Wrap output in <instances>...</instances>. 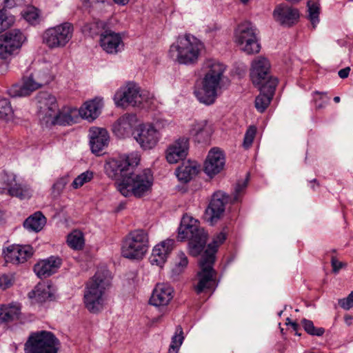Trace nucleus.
Masks as SVG:
<instances>
[{"instance_id": "obj_62", "label": "nucleus", "mask_w": 353, "mask_h": 353, "mask_svg": "<svg viewBox=\"0 0 353 353\" xmlns=\"http://www.w3.org/2000/svg\"><path fill=\"white\" fill-rule=\"evenodd\" d=\"M344 319H345V323H346L348 325H350L352 324V317L351 316L346 315V316H345Z\"/></svg>"}, {"instance_id": "obj_29", "label": "nucleus", "mask_w": 353, "mask_h": 353, "mask_svg": "<svg viewBox=\"0 0 353 353\" xmlns=\"http://www.w3.org/2000/svg\"><path fill=\"white\" fill-rule=\"evenodd\" d=\"M61 265V259L60 258L50 256L38 262L34 267V271L39 278H47L55 273Z\"/></svg>"}, {"instance_id": "obj_50", "label": "nucleus", "mask_w": 353, "mask_h": 353, "mask_svg": "<svg viewBox=\"0 0 353 353\" xmlns=\"http://www.w3.org/2000/svg\"><path fill=\"white\" fill-rule=\"evenodd\" d=\"M313 94L319 96V98L314 99L316 109L324 108L329 103L330 97L327 96L326 92L315 91Z\"/></svg>"}, {"instance_id": "obj_46", "label": "nucleus", "mask_w": 353, "mask_h": 353, "mask_svg": "<svg viewBox=\"0 0 353 353\" xmlns=\"http://www.w3.org/2000/svg\"><path fill=\"white\" fill-rule=\"evenodd\" d=\"M23 16L32 25H37L40 22L39 10L34 7L28 8L24 12Z\"/></svg>"}, {"instance_id": "obj_17", "label": "nucleus", "mask_w": 353, "mask_h": 353, "mask_svg": "<svg viewBox=\"0 0 353 353\" xmlns=\"http://www.w3.org/2000/svg\"><path fill=\"white\" fill-rule=\"evenodd\" d=\"M99 45L110 54H116L124 48L121 34L108 28L100 34Z\"/></svg>"}, {"instance_id": "obj_58", "label": "nucleus", "mask_w": 353, "mask_h": 353, "mask_svg": "<svg viewBox=\"0 0 353 353\" xmlns=\"http://www.w3.org/2000/svg\"><path fill=\"white\" fill-rule=\"evenodd\" d=\"M66 184V181L65 179H60L56 181V183L53 185V188L54 190H57L60 191L63 190Z\"/></svg>"}, {"instance_id": "obj_4", "label": "nucleus", "mask_w": 353, "mask_h": 353, "mask_svg": "<svg viewBox=\"0 0 353 353\" xmlns=\"http://www.w3.org/2000/svg\"><path fill=\"white\" fill-rule=\"evenodd\" d=\"M208 234L199 225L198 220L188 215H184L181 219L177 238L182 241L189 239V249L190 254L198 256L203 250Z\"/></svg>"}, {"instance_id": "obj_7", "label": "nucleus", "mask_w": 353, "mask_h": 353, "mask_svg": "<svg viewBox=\"0 0 353 353\" xmlns=\"http://www.w3.org/2000/svg\"><path fill=\"white\" fill-rule=\"evenodd\" d=\"M60 343L49 331L32 332L24 344L25 353H58Z\"/></svg>"}, {"instance_id": "obj_54", "label": "nucleus", "mask_w": 353, "mask_h": 353, "mask_svg": "<svg viewBox=\"0 0 353 353\" xmlns=\"http://www.w3.org/2000/svg\"><path fill=\"white\" fill-rule=\"evenodd\" d=\"M330 263L334 274H338L341 269L345 268L347 265L346 263L339 261L335 256H332Z\"/></svg>"}, {"instance_id": "obj_5", "label": "nucleus", "mask_w": 353, "mask_h": 353, "mask_svg": "<svg viewBox=\"0 0 353 353\" xmlns=\"http://www.w3.org/2000/svg\"><path fill=\"white\" fill-rule=\"evenodd\" d=\"M152 184L151 171L146 169L137 174L131 171L128 176L117 183V189L125 197L133 195L140 198L151 190Z\"/></svg>"}, {"instance_id": "obj_15", "label": "nucleus", "mask_w": 353, "mask_h": 353, "mask_svg": "<svg viewBox=\"0 0 353 353\" xmlns=\"http://www.w3.org/2000/svg\"><path fill=\"white\" fill-rule=\"evenodd\" d=\"M229 201L228 196L221 192L216 191L212 196L210 203L205 212V216L208 222L214 225L221 219L225 211V205Z\"/></svg>"}, {"instance_id": "obj_59", "label": "nucleus", "mask_w": 353, "mask_h": 353, "mask_svg": "<svg viewBox=\"0 0 353 353\" xmlns=\"http://www.w3.org/2000/svg\"><path fill=\"white\" fill-rule=\"evenodd\" d=\"M350 71V68L349 67H346L343 69L340 70L338 74L341 79H345L348 77Z\"/></svg>"}, {"instance_id": "obj_18", "label": "nucleus", "mask_w": 353, "mask_h": 353, "mask_svg": "<svg viewBox=\"0 0 353 353\" xmlns=\"http://www.w3.org/2000/svg\"><path fill=\"white\" fill-rule=\"evenodd\" d=\"M277 84V79H270L265 84L255 85L260 90V94L255 99V107L259 112H263L268 107L274 94Z\"/></svg>"}, {"instance_id": "obj_61", "label": "nucleus", "mask_w": 353, "mask_h": 353, "mask_svg": "<svg viewBox=\"0 0 353 353\" xmlns=\"http://www.w3.org/2000/svg\"><path fill=\"white\" fill-rule=\"evenodd\" d=\"M179 347L170 346L169 347L168 353H178Z\"/></svg>"}, {"instance_id": "obj_51", "label": "nucleus", "mask_w": 353, "mask_h": 353, "mask_svg": "<svg viewBox=\"0 0 353 353\" xmlns=\"http://www.w3.org/2000/svg\"><path fill=\"white\" fill-rule=\"evenodd\" d=\"M188 263V260L186 255L182 252H179L175 261L176 272H181L185 268L187 267Z\"/></svg>"}, {"instance_id": "obj_47", "label": "nucleus", "mask_w": 353, "mask_h": 353, "mask_svg": "<svg viewBox=\"0 0 353 353\" xmlns=\"http://www.w3.org/2000/svg\"><path fill=\"white\" fill-rule=\"evenodd\" d=\"M256 134V128L254 125H250L247 129L243 141V146L245 149L250 148L253 143Z\"/></svg>"}, {"instance_id": "obj_26", "label": "nucleus", "mask_w": 353, "mask_h": 353, "mask_svg": "<svg viewBox=\"0 0 353 353\" xmlns=\"http://www.w3.org/2000/svg\"><path fill=\"white\" fill-rule=\"evenodd\" d=\"M174 290L168 284L158 283L154 288L150 303L156 307L166 306L173 298Z\"/></svg>"}, {"instance_id": "obj_36", "label": "nucleus", "mask_w": 353, "mask_h": 353, "mask_svg": "<svg viewBox=\"0 0 353 353\" xmlns=\"http://www.w3.org/2000/svg\"><path fill=\"white\" fill-rule=\"evenodd\" d=\"M228 229L224 228L222 231L216 234L210 243L201 257L207 259L210 261H215V254L217 252L218 248L225 241L228 235Z\"/></svg>"}, {"instance_id": "obj_21", "label": "nucleus", "mask_w": 353, "mask_h": 353, "mask_svg": "<svg viewBox=\"0 0 353 353\" xmlns=\"http://www.w3.org/2000/svg\"><path fill=\"white\" fill-rule=\"evenodd\" d=\"M189 148L188 139L179 138L167 148L165 152L166 160L169 163H176L185 158Z\"/></svg>"}, {"instance_id": "obj_8", "label": "nucleus", "mask_w": 353, "mask_h": 353, "mask_svg": "<svg viewBox=\"0 0 353 353\" xmlns=\"http://www.w3.org/2000/svg\"><path fill=\"white\" fill-rule=\"evenodd\" d=\"M149 247L148 236L143 230L130 232L124 239L121 246V255L129 259H141Z\"/></svg>"}, {"instance_id": "obj_23", "label": "nucleus", "mask_w": 353, "mask_h": 353, "mask_svg": "<svg viewBox=\"0 0 353 353\" xmlns=\"http://www.w3.org/2000/svg\"><path fill=\"white\" fill-rule=\"evenodd\" d=\"M90 145L94 154L102 152L108 145L110 136L106 129L92 127L89 130Z\"/></svg>"}, {"instance_id": "obj_20", "label": "nucleus", "mask_w": 353, "mask_h": 353, "mask_svg": "<svg viewBox=\"0 0 353 353\" xmlns=\"http://www.w3.org/2000/svg\"><path fill=\"white\" fill-rule=\"evenodd\" d=\"M137 123V117L135 114H125L113 123L112 132L117 138L125 139L130 136Z\"/></svg>"}, {"instance_id": "obj_60", "label": "nucleus", "mask_w": 353, "mask_h": 353, "mask_svg": "<svg viewBox=\"0 0 353 353\" xmlns=\"http://www.w3.org/2000/svg\"><path fill=\"white\" fill-rule=\"evenodd\" d=\"M113 1L119 6H125L128 3L130 0H113Z\"/></svg>"}, {"instance_id": "obj_33", "label": "nucleus", "mask_w": 353, "mask_h": 353, "mask_svg": "<svg viewBox=\"0 0 353 353\" xmlns=\"http://www.w3.org/2000/svg\"><path fill=\"white\" fill-rule=\"evenodd\" d=\"M79 114V110L77 108L64 107L61 110H58L56 112V114L51 118V122L60 125H72L76 122Z\"/></svg>"}, {"instance_id": "obj_39", "label": "nucleus", "mask_w": 353, "mask_h": 353, "mask_svg": "<svg viewBox=\"0 0 353 353\" xmlns=\"http://www.w3.org/2000/svg\"><path fill=\"white\" fill-rule=\"evenodd\" d=\"M67 243L75 250L83 249L85 243L83 234L79 230H74L67 236Z\"/></svg>"}, {"instance_id": "obj_12", "label": "nucleus", "mask_w": 353, "mask_h": 353, "mask_svg": "<svg viewBox=\"0 0 353 353\" xmlns=\"http://www.w3.org/2000/svg\"><path fill=\"white\" fill-rule=\"evenodd\" d=\"M214 261L201 257L199 262L200 271L197 272L198 282L194 286L196 294L214 290L217 286L216 283V272L213 268Z\"/></svg>"}, {"instance_id": "obj_16", "label": "nucleus", "mask_w": 353, "mask_h": 353, "mask_svg": "<svg viewBox=\"0 0 353 353\" xmlns=\"http://www.w3.org/2000/svg\"><path fill=\"white\" fill-rule=\"evenodd\" d=\"M270 63L263 57H256L252 63L250 79L254 85L265 84L270 79H276L270 75Z\"/></svg>"}, {"instance_id": "obj_27", "label": "nucleus", "mask_w": 353, "mask_h": 353, "mask_svg": "<svg viewBox=\"0 0 353 353\" xmlns=\"http://www.w3.org/2000/svg\"><path fill=\"white\" fill-rule=\"evenodd\" d=\"M275 20L285 26H292L297 23L299 12L296 8L284 4L276 7L273 13Z\"/></svg>"}, {"instance_id": "obj_38", "label": "nucleus", "mask_w": 353, "mask_h": 353, "mask_svg": "<svg viewBox=\"0 0 353 353\" xmlns=\"http://www.w3.org/2000/svg\"><path fill=\"white\" fill-rule=\"evenodd\" d=\"M8 194L12 196L17 197L20 199H28L31 197L32 190L29 185L25 183H14V186L9 188Z\"/></svg>"}, {"instance_id": "obj_52", "label": "nucleus", "mask_w": 353, "mask_h": 353, "mask_svg": "<svg viewBox=\"0 0 353 353\" xmlns=\"http://www.w3.org/2000/svg\"><path fill=\"white\" fill-rule=\"evenodd\" d=\"M338 303L341 308L345 310L352 308L353 307V291L346 298L339 299Z\"/></svg>"}, {"instance_id": "obj_1", "label": "nucleus", "mask_w": 353, "mask_h": 353, "mask_svg": "<svg viewBox=\"0 0 353 353\" xmlns=\"http://www.w3.org/2000/svg\"><path fill=\"white\" fill-rule=\"evenodd\" d=\"M225 70L226 65L216 59L204 61L201 68L202 77L194 91L200 103L210 105L215 102L222 88Z\"/></svg>"}, {"instance_id": "obj_10", "label": "nucleus", "mask_w": 353, "mask_h": 353, "mask_svg": "<svg viewBox=\"0 0 353 353\" xmlns=\"http://www.w3.org/2000/svg\"><path fill=\"white\" fill-rule=\"evenodd\" d=\"M235 41L248 54L258 53L260 44L256 37V29L250 22H243L235 30Z\"/></svg>"}, {"instance_id": "obj_19", "label": "nucleus", "mask_w": 353, "mask_h": 353, "mask_svg": "<svg viewBox=\"0 0 353 353\" xmlns=\"http://www.w3.org/2000/svg\"><path fill=\"white\" fill-rule=\"evenodd\" d=\"M6 263L19 264L26 262L33 254V249L30 245H12L3 251Z\"/></svg>"}, {"instance_id": "obj_53", "label": "nucleus", "mask_w": 353, "mask_h": 353, "mask_svg": "<svg viewBox=\"0 0 353 353\" xmlns=\"http://www.w3.org/2000/svg\"><path fill=\"white\" fill-rule=\"evenodd\" d=\"M23 0H0V11L6 8H12L15 6H21Z\"/></svg>"}, {"instance_id": "obj_9", "label": "nucleus", "mask_w": 353, "mask_h": 353, "mask_svg": "<svg viewBox=\"0 0 353 353\" xmlns=\"http://www.w3.org/2000/svg\"><path fill=\"white\" fill-rule=\"evenodd\" d=\"M73 34V25L64 22L46 29L42 36L43 43L51 50L63 48L72 39Z\"/></svg>"}, {"instance_id": "obj_14", "label": "nucleus", "mask_w": 353, "mask_h": 353, "mask_svg": "<svg viewBox=\"0 0 353 353\" xmlns=\"http://www.w3.org/2000/svg\"><path fill=\"white\" fill-rule=\"evenodd\" d=\"M134 134L135 140L143 150L154 148L161 137L159 132L150 123L139 125Z\"/></svg>"}, {"instance_id": "obj_40", "label": "nucleus", "mask_w": 353, "mask_h": 353, "mask_svg": "<svg viewBox=\"0 0 353 353\" xmlns=\"http://www.w3.org/2000/svg\"><path fill=\"white\" fill-rule=\"evenodd\" d=\"M108 23L101 20H96L91 23H86L83 27V32L84 33H88L91 37H94L95 35L100 34L101 32L107 29Z\"/></svg>"}, {"instance_id": "obj_44", "label": "nucleus", "mask_w": 353, "mask_h": 353, "mask_svg": "<svg viewBox=\"0 0 353 353\" xmlns=\"http://www.w3.org/2000/svg\"><path fill=\"white\" fill-rule=\"evenodd\" d=\"M34 78L37 81V84L41 88L42 86L48 84L53 79V76L47 70H37L34 72Z\"/></svg>"}, {"instance_id": "obj_25", "label": "nucleus", "mask_w": 353, "mask_h": 353, "mask_svg": "<svg viewBox=\"0 0 353 353\" xmlns=\"http://www.w3.org/2000/svg\"><path fill=\"white\" fill-rule=\"evenodd\" d=\"M37 83L32 72L30 75L23 77L21 84H14L10 88L8 94L12 97L28 96L41 88L39 85H36Z\"/></svg>"}, {"instance_id": "obj_56", "label": "nucleus", "mask_w": 353, "mask_h": 353, "mask_svg": "<svg viewBox=\"0 0 353 353\" xmlns=\"http://www.w3.org/2000/svg\"><path fill=\"white\" fill-rule=\"evenodd\" d=\"M1 179L3 180V182L6 185L8 190L9 188L14 186V183H17L16 176L13 174L5 173L2 175Z\"/></svg>"}, {"instance_id": "obj_22", "label": "nucleus", "mask_w": 353, "mask_h": 353, "mask_svg": "<svg viewBox=\"0 0 353 353\" xmlns=\"http://www.w3.org/2000/svg\"><path fill=\"white\" fill-rule=\"evenodd\" d=\"M212 125L208 120L194 121L190 127V135L197 143H206L213 133Z\"/></svg>"}, {"instance_id": "obj_63", "label": "nucleus", "mask_w": 353, "mask_h": 353, "mask_svg": "<svg viewBox=\"0 0 353 353\" xmlns=\"http://www.w3.org/2000/svg\"><path fill=\"white\" fill-rule=\"evenodd\" d=\"M291 325H292V327H293V329L294 330H297L299 325H298V324L296 323L292 322V323H291Z\"/></svg>"}, {"instance_id": "obj_48", "label": "nucleus", "mask_w": 353, "mask_h": 353, "mask_svg": "<svg viewBox=\"0 0 353 353\" xmlns=\"http://www.w3.org/2000/svg\"><path fill=\"white\" fill-rule=\"evenodd\" d=\"M15 281L14 275L11 273L0 274V289L6 290L11 288Z\"/></svg>"}, {"instance_id": "obj_30", "label": "nucleus", "mask_w": 353, "mask_h": 353, "mask_svg": "<svg viewBox=\"0 0 353 353\" xmlns=\"http://www.w3.org/2000/svg\"><path fill=\"white\" fill-rule=\"evenodd\" d=\"M55 288L50 284L39 283L31 292L28 293L30 299H34L38 303L51 301L55 299Z\"/></svg>"}, {"instance_id": "obj_45", "label": "nucleus", "mask_w": 353, "mask_h": 353, "mask_svg": "<svg viewBox=\"0 0 353 353\" xmlns=\"http://www.w3.org/2000/svg\"><path fill=\"white\" fill-rule=\"evenodd\" d=\"M94 176V174L91 171H85L76 177L72 183L74 189H78L83 186L85 183L90 181Z\"/></svg>"}, {"instance_id": "obj_41", "label": "nucleus", "mask_w": 353, "mask_h": 353, "mask_svg": "<svg viewBox=\"0 0 353 353\" xmlns=\"http://www.w3.org/2000/svg\"><path fill=\"white\" fill-rule=\"evenodd\" d=\"M301 323L304 330L311 336H321L325 333L323 327H316L314 323L310 320L303 319L301 320Z\"/></svg>"}, {"instance_id": "obj_24", "label": "nucleus", "mask_w": 353, "mask_h": 353, "mask_svg": "<svg viewBox=\"0 0 353 353\" xmlns=\"http://www.w3.org/2000/svg\"><path fill=\"white\" fill-rule=\"evenodd\" d=\"M225 165V157L221 150L214 148L208 154L204 165L205 172L210 176L219 173Z\"/></svg>"}, {"instance_id": "obj_6", "label": "nucleus", "mask_w": 353, "mask_h": 353, "mask_svg": "<svg viewBox=\"0 0 353 353\" xmlns=\"http://www.w3.org/2000/svg\"><path fill=\"white\" fill-rule=\"evenodd\" d=\"M140 161L137 152L119 154L108 159L104 164L105 174L112 179H123L136 167Z\"/></svg>"}, {"instance_id": "obj_13", "label": "nucleus", "mask_w": 353, "mask_h": 353, "mask_svg": "<svg viewBox=\"0 0 353 353\" xmlns=\"http://www.w3.org/2000/svg\"><path fill=\"white\" fill-rule=\"evenodd\" d=\"M26 40L25 34L19 29L12 30L0 35V58L7 59L19 50Z\"/></svg>"}, {"instance_id": "obj_64", "label": "nucleus", "mask_w": 353, "mask_h": 353, "mask_svg": "<svg viewBox=\"0 0 353 353\" xmlns=\"http://www.w3.org/2000/svg\"><path fill=\"white\" fill-rule=\"evenodd\" d=\"M340 100H341V99H340V97H334V101L335 103H339V102H340Z\"/></svg>"}, {"instance_id": "obj_57", "label": "nucleus", "mask_w": 353, "mask_h": 353, "mask_svg": "<svg viewBox=\"0 0 353 353\" xmlns=\"http://www.w3.org/2000/svg\"><path fill=\"white\" fill-rule=\"evenodd\" d=\"M247 186V182L239 183L236 185L234 192V201H239L242 192Z\"/></svg>"}, {"instance_id": "obj_55", "label": "nucleus", "mask_w": 353, "mask_h": 353, "mask_svg": "<svg viewBox=\"0 0 353 353\" xmlns=\"http://www.w3.org/2000/svg\"><path fill=\"white\" fill-rule=\"evenodd\" d=\"M183 331L182 329L180 328L177 330L176 333L172 338V341L170 343V346L180 347L182 344L183 336Z\"/></svg>"}, {"instance_id": "obj_31", "label": "nucleus", "mask_w": 353, "mask_h": 353, "mask_svg": "<svg viewBox=\"0 0 353 353\" xmlns=\"http://www.w3.org/2000/svg\"><path fill=\"white\" fill-rule=\"evenodd\" d=\"M40 114L51 119L58 111V104L54 96L48 92L40 93L38 97Z\"/></svg>"}, {"instance_id": "obj_35", "label": "nucleus", "mask_w": 353, "mask_h": 353, "mask_svg": "<svg viewBox=\"0 0 353 353\" xmlns=\"http://www.w3.org/2000/svg\"><path fill=\"white\" fill-rule=\"evenodd\" d=\"M199 172L197 164L195 161L190 160L183 161L175 171L179 181L186 183L189 182Z\"/></svg>"}, {"instance_id": "obj_37", "label": "nucleus", "mask_w": 353, "mask_h": 353, "mask_svg": "<svg viewBox=\"0 0 353 353\" xmlns=\"http://www.w3.org/2000/svg\"><path fill=\"white\" fill-rule=\"evenodd\" d=\"M46 223V218L41 212L38 211L25 220L23 226L30 231L38 232L43 229Z\"/></svg>"}, {"instance_id": "obj_32", "label": "nucleus", "mask_w": 353, "mask_h": 353, "mask_svg": "<svg viewBox=\"0 0 353 353\" xmlns=\"http://www.w3.org/2000/svg\"><path fill=\"white\" fill-rule=\"evenodd\" d=\"M21 314V305L18 302H11L0 305V323H7L19 319Z\"/></svg>"}, {"instance_id": "obj_3", "label": "nucleus", "mask_w": 353, "mask_h": 353, "mask_svg": "<svg viewBox=\"0 0 353 353\" xmlns=\"http://www.w3.org/2000/svg\"><path fill=\"white\" fill-rule=\"evenodd\" d=\"M203 48V43L190 34L178 37L176 42L171 45L170 56L179 63L194 65L197 63L201 52Z\"/></svg>"}, {"instance_id": "obj_42", "label": "nucleus", "mask_w": 353, "mask_h": 353, "mask_svg": "<svg viewBox=\"0 0 353 353\" xmlns=\"http://www.w3.org/2000/svg\"><path fill=\"white\" fill-rule=\"evenodd\" d=\"M13 111L10 101L0 97V120L8 121L12 118Z\"/></svg>"}, {"instance_id": "obj_11", "label": "nucleus", "mask_w": 353, "mask_h": 353, "mask_svg": "<svg viewBox=\"0 0 353 353\" xmlns=\"http://www.w3.org/2000/svg\"><path fill=\"white\" fill-rule=\"evenodd\" d=\"M148 98V94L140 92V88L137 85L128 83L117 91L114 101L118 107L125 108L128 105L140 107Z\"/></svg>"}, {"instance_id": "obj_34", "label": "nucleus", "mask_w": 353, "mask_h": 353, "mask_svg": "<svg viewBox=\"0 0 353 353\" xmlns=\"http://www.w3.org/2000/svg\"><path fill=\"white\" fill-rule=\"evenodd\" d=\"M102 107V99L95 98L85 102L79 110V113L82 118L92 121L99 115Z\"/></svg>"}, {"instance_id": "obj_2", "label": "nucleus", "mask_w": 353, "mask_h": 353, "mask_svg": "<svg viewBox=\"0 0 353 353\" xmlns=\"http://www.w3.org/2000/svg\"><path fill=\"white\" fill-rule=\"evenodd\" d=\"M112 277L106 269L98 270L86 283L84 290L83 303L91 313L101 311L105 304V294L111 285Z\"/></svg>"}, {"instance_id": "obj_43", "label": "nucleus", "mask_w": 353, "mask_h": 353, "mask_svg": "<svg viewBox=\"0 0 353 353\" xmlns=\"http://www.w3.org/2000/svg\"><path fill=\"white\" fill-rule=\"evenodd\" d=\"M307 8L309 12L308 17L314 28L319 22L320 8L319 5L312 1H307Z\"/></svg>"}, {"instance_id": "obj_49", "label": "nucleus", "mask_w": 353, "mask_h": 353, "mask_svg": "<svg viewBox=\"0 0 353 353\" xmlns=\"http://www.w3.org/2000/svg\"><path fill=\"white\" fill-rule=\"evenodd\" d=\"M14 22V17L12 15H8L0 11V33L8 29Z\"/></svg>"}, {"instance_id": "obj_28", "label": "nucleus", "mask_w": 353, "mask_h": 353, "mask_svg": "<svg viewBox=\"0 0 353 353\" xmlns=\"http://www.w3.org/2000/svg\"><path fill=\"white\" fill-rule=\"evenodd\" d=\"M174 245L173 239H168L154 246L150 257L152 265L161 267L167 260Z\"/></svg>"}]
</instances>
